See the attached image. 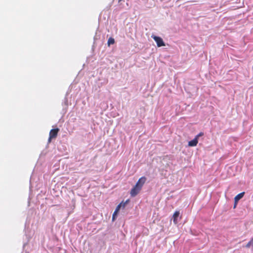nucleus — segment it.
<instances>
[{"label":"nucleus","instance_id":"obj_3","mask_svg":"<svg viewBox=\"0 0 253 253\" xmlns=\"http://www.w3.org/2000/svg\"><path fill=\"white\" fill-rule=\"evenodd\" d=\"M152 38L156 42L157 45L158 47L163 46L165 45V42L163 39L159 37L156 36H152Z\"/></svg>","mask_w":253,"mask_h":253},{"label":"nucleus","instance_id":"obj_9","mask_svg":"<svg viewBox=\"0 0 253 253\" xmlns=\"http://www.w3.org/2000/svg\"><path fill=\"white\" fill-rule=\"evenodd\" d=\"M204 135V133L202 132H200L198 134H197L195 137L197 138V139L198 140V138L199 137L202 136Z\"/></svg>","mask_w":253,"mask_h":253},{"label":"nucleus","instance_id":"obj_6","mask_svg":"<svg viewBox=\"0 0 253 253\" xmlns=\"http://www.w3.org/2000/svg\"><path fill=\"white\" fill-rule=\"evenodd\" d=\"M244 194L245 192H243L236 195L234 198L235 203H238V201L243 197Z\"/></svg>","mask_w":253,"mask_h":253},{"label":"nucleus","instance_id":"obj_11","mask_svg":"<svg viewBox=\"0 0 253 253\" xmlns=\"http://www.w3.org/2000/svg\"><path fill=\"white\" fill-rule=\"evenodd\" d=\"M238 203H235L234 202V209H235L237 206Z\"/></svg>","mask_w":253,"mask_h":253},{"label":"nucleus","instance_id":"obj_1","mask_svg":"<svg viewBox=\"0 0 253 253\" xmlns=\"http://www.w3.org/2000/svg\"><path fill=\"white\" fill-rule=\"evenodd\" d=\"M146 181V178L145 176H142L138 179L135 186L131 189L130 192L131 197H134L139 193Z\"/></svg>","mask_w":253,"mask_h":253},{"label":"nucleus","instance_id":"obj_4","mask_svg":"<svg viewBox=\"0 0 253 253\" xmlns=\"http://www.w3.org/2000/svg\"><path fill=\"white\" fill-rule=\"evenodd\" d=\"M198 143V140L195 137V138L188 142V146L190 147L196 146Z\"/></svg>","mask_w":253,"mask_h":253},{"label":"nucleus","instance_id":"obj_8","mask_svg":"<svg viewBox=\"0 0 253 253\" xmlns=\"http://www.w3.org/2000/svg\"><path fill=\"white\" fill-rule=\"evenodd\" d=\"M115 43V40L114 38L110 37L109 38L107 42V44L108 46H110L111 44H113Z\"/></svg>","mask_w":253,"mask_h":253},{"label":"nucleus","instance_id":"obj_5","mask_svg":"<svg viewBox=\"0 0 253 253\" xmlns=\"http://www.w3.org/2000/svg\"><path fill=\"white\" fill-rule=\"evenodd\" d=\"M179 211H176L174 212V213H173V223L175 224H176L178 222L177 221V218L179 216Z\"/></svg>","mask_w":253,"mask_h":253},{"label":"nucleus","instance_id":"obj_2","mask_svg":"<svg viewBox=\"0 0 253 253\" xmlns=\"http://www.w3.org/2000/svg\"><path fill=\"white\" fill-rule=\"evenodd\" d=\"M59 131V129L58 128L52 129L50 130L49 134V138L48 141L49 143L51 142L52 139L55 138L58 134V132Z\"/></svg>","mask_w":253,"mask_h":253},{"label":"nucleus","instance_id":"obj_12","mask_svg":"<svg viewBox=\"0 0 253 253\" xmlns=\"http://www.w3.org/2000/svg\"><path fill=\"white\" fill-rule=\"evenodd\" d=\"M122 0H119V2H120L121 1H122Z\"/></svg>","mask_w":253,"mask_h":253},{"label":"nucleus","instance_id":"obj_10","mask_svg":"<svg viewBox=\"0 0 253 253\" xmlns=\"http://www.w3.org/2000/svg\"><path fill=\"white\" fill-rule=\"evenodd\" d=\"M117 214H115V211L114 212L113 214V216H112V220L113 221H114L116 219V216L117 215Z\"/></svg>","mask_w":253,"mask_h":253},{"label":"nucleus","instance_id":"obj_7","mask_svg":"<svg viewBox=\"0 0 253 253\" xmlns=\"http://www.w3.org/2000/svg\"><path fill=\"white\" fill-rule=\"evenodd\" d=\"M127 203V201H126L125 203H121L119 205L117 206L116 207V209L115 211V214H117L119 210H120L121 207L122 206L123 208H125L126 205V203Z\"/></svg>","mask_w":253,"mask_h":253}]
</instances>
